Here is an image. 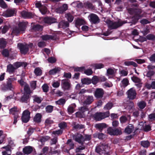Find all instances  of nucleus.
I'll list each match as a JSON object with an SVG mask.
<instances>
[{
	"mask_svg": "<svg viewBox=\"0 0 155 155\" xmlns=\"http://www.w3.org/2000/svg\"><path fill=\"white\" fill-rule=\"evenodd\" d=\"M128 11L130 15H133L131 18V21L127 22L130 23V26L135 25L139 19L143 17L142 10L140 9L130 8L128 9Z\"/></svg>",
	"mask_w": 155,
	"mask_h": 155,
	"instance_id": "1",
	"label": "nucleus"
},
{
	"mask_svg": "<svg viewBox=\"0 0 155 155\" xmlns=\"http://www.w3.org/2000/svg\"><path fill=\"white\" fill-rule=\"evenodd\" d=\"M16 80L15 78H8L7 79L6 84H3L2 87V90L4 91L8 90L12 91L15 89V87L12 84V82Z\"/></svg>",
	"mask_w": 155,
	"mask_h": 155,
	"instance_id": "2",
	"label": "nucleus"
},
{
	"mask_svg": "<svg viewBox=\"0 0 155 155\" xmlns=\"http://www.w3.org/2000/svg\"><path fill=\"white\" fill-rule=\"evenodd\" d=\"M108 146L105 143H100V145L96 146L95 148V152L99 154H107L108 153Z\"/></svg>",
	"mask_w": 155,
	"mask_h": 155,
	"instance_id": "3",
	"label": "nucleus"
},
{
	"mask_svg": "<svg viewBox=\"0 0 155 155\" xmlns=\"http://www.w3.org/2000/svg\"><path fill=\"white\" fill-rule=\"evenodd\" d=\"M118 21L114 22L113 21L109 20L107 22V24L108 25V27L110 29H116L121 26L124 24L127 23V21Z\"/></svg>",
	"mask_w": 155,
	"mask_h": 155,
	"instance_id": "4",
	"label": "nucleus"
},
{
	"mask_svg": "<svg viewBox=\"0 0 155 155\" xmlns=\"http://www.w3.org/2000/svg\"><path fill=\"white\" fill-rule=\"evenodd\" d=\"M9 112L14 115L13 124H15L17 122V119L19 117V112L17 109V107H15L9 110Z\"/></svg>",
	"mask_w": 155,
	"mask_h": 155,
	"instance_id": "5",
	"label": "nucleus"
},
{
	"mask_svg": "<svg viewBox=\"0 0 155 155\" xmlns=\"http://www.w3.org/2000/svg\"><path fill=\"white\" fill-rule=\"evenodd\" d=\"M30 112L28 110H25L23 112L21 117L22 122L24 123H27L29 120L30 117Z\"/></svg>",
	"mask_w": 155,
	"mask_h": 155,
	"instance_id": "6",
	"label": "nucleus"
},
{
	"mask_svg": "<svg viewBox=\"0 0 155 155\" xmlns=\"http://www.w3.org/2000/svg\"><path fill=\"white\" fill-rule=\"evenodd\" d=\"M61 86L64 90H69L71 87L70 81L68 79H64L61 80Z\"/></svg>",
	"mask_w": 155,
	"mask_h": 155,
	"instance_id": "7",
	"label": "nucleus"
},
{
	"mask_svg": "<svg viewBox=\"0 0 155 155\" xmlns=\"http://www.w3.org/2000/svg\"><path fill=\"white\" fill-rule=\"evenodd\" d=\"M127 98L129 100H133L136 98L137 92L134 88H131L128 90L127 92Z\"/></svg>",
	"mask_w": 155,
	"mask_h": 155,
	"instance_id": "8",
	"label": "nucleus"
},
{
	"mask_svg": "<svg viewBox=\"0 0 155 155\" xmlns=\"http://www.w3.org/2000/svg\"><path fill=\"white\" fill-rule=\"evenodd\" d=\"M90 22L92 24H97L100 22V19L98 16L93 13L91 14L89 16Z\"/></svg>",
	"mask_w": 155,
	"mask_h": 155,
	"instance_id": "9",
	"label": "nucleus"
},
{
	"mask_svg": "<svg viewBox=\"0 0 155 155\" xmlns=\"http://www.w3.org/2000/svg\"><path fill=\"white\" fill-rule=\"evenodd\" d=\"M104 94V91L103 89L97 88L94 91V96L97 99H101L103 97Z\"/></svg>",
	"mask_w": 155,
	"mask_h": 155,
	"instance_id": "10",
	"label": "nucleus"
},
{
	"mask_svg": "<svg viewBox=\"0 0 155 155\" xmlns=\"http://www.w3.org/2000/svg\"><path fill=\"white\" fill-rule=\"evenodd\" d=\"M18 45L22 54H25L28 51L29 48H28V44H26L24 45L22 43H19Z\"/></svg>",
	"mask_w": 155,
	"mask_h": 155,
	"instance_id": "11",
	"label": "nucleus"
},
{
	"mask_svg": "<svg viewBox=\"0 0 155 155\" xmlns=\"http://www.w3.org/2000/svg\"><path fill=\"white\" fill-rule=\"evenodd\" d=\"M15 13V11L14 9H8L3 12L2 15L8 17L13 16Z\"/></svg>",
	"mask_w": 155,
	"mask_h": 155,
	"instance_id": "12",
	"label": "nucleus"
},
{
	"mask_svg": "<svg viewBox=\"0 0 155 155\" xmlns=\"http://www.w3.org/2000/svg\"><path fill=\"white\" fill-rule=\"evenodd\" d=\"M44 22L49 25L56 22V19L51 17H45L44 18Z\"/></svg>",
	"mask_w": 155,
	"mask_h": 155,
	"instance_id": "13",
	"label": "nucleus"
},
{
	"mask_svg": "<svg viewBox=\"0 0 155 155\" xmlns=\"http://www.w3.org/2000/svg\"><path fill=\"white\" fill-rule=\"evenodd\" d=\"M21 15L22 17L24 18H31L34 17L33 14L30 12L23 11L21 12Z\"/></svg>",
	"mask_w": 155,
	"mask_h": 155,
	"instance_id": "14",
	"label": "nucleus"
},
{
	"mask_svg": "<svg viewBox=\"0 0 155 155\" xmlns=\"http://www.w3.org/2000/svg\"><path fill=\"white\" fill-rule=\"evenodd\" d=\"M23 153L26 155H29L31 154L33 151V147L30 146L25 147L23 149Z\"/></svg>",
	"mask_w": 155,
	"mask_h": 155,
	"instance_id": "15",
	"label": "nucleus"
},
{
	"mask_svg": "<svg viewBox=\"0 0 155 155\" xmlns=\"http://www.w3.org/2000/svg\"><path fill=\"white\" fill-rule=\"evenodd\" d=\"M31 95L27 94H24L20 99V102L22 103H27L29 101Z\"/></svg>",
	"mask_w": 155,
	"mask_h": 155,
	"instance_id": "16",
	"label": "nucleus"
},
{
	"mask_svg": "<svg viewBox=\"0 0 155 155\" xmlns=\"http://www.w3.org/2000/svg\"><path fill=\"white\" fill-rule=\"evenodd\" d=\"M27 65V63L25 62H16L13 64V65L15 70L21 66H23L25 68Z\"/></svg>",
	"mask_w": 155,
	"mask_h": 155,
	"instance_id": "17",
	"label": "nucleus"
},
{
	"mask_svg": "<svg viewBox=\"0 0 155 155\" xmlns=\"http://www.w3.org/2000/svg\"><path fill=\"white\" fill-rule=\"evenodd\" d=\"M28 22H20L17 26L21 31H25L28 24Z\"/></svg>",
	"mask_w": 155,
	"mask_h": 155,
	"instance_id": "18",
	"label": "nucleus"
},
{
	"mask_svg": "<svg viewBox=\"0 0 155 155\" xmlns=\"http://www.w3.org/2000/svg\"><path fill=\"white\" fill-rule=\"evenodd\" d=\"M94 101V97L92 96H88L83 102L84 105H89L91 104Z\"/></svg>",
	"mask_w": 155,
	"mask_h": 155,
	"instance_id": "19",
	"label": "nucleus"
},
{
	"mask_svg": "<svg viewBox=\"0 0 155 155\" xmlns=\"http://www.w3.org/2000/svg\"><path fill=\"white\" fill-rule=\"evenodd\" d=\"M75 26L78 28H79L80 26L81 25L85 24V21L82 19L80 18H77L75 21Z\"/></svg>",
	"mask_w": 155,
	"mask_h": 155,
	"instance_id": "20",
	"label": "nucleus"
},
{
	"mask_svg": "<svg viewBox=\"0 0 155 155\" xmlns=\"http://www.w3.org/2000/svg\"><path fill=\"white\" fill-rule=\"evenodd\" d=\"M83 139L84 137L81 134H78L76 136L75 138V141L81 144V145H83L84 143Z\"/></svg>",
	"mask_w": 155,
	"mask_h": 155,
	"instance_id": "21",
	"label": "nucleus"
},
{
	"mask_svg": "<svg viewBox=\"0 0 155 155\" xmlns=\"http://www.w3.org/2000/svg\"><path fill=\"white\" fill-rule=\"evenodd\" d=\"M95 127L98 129L100 132H102L103 129L107 127V124L105 123H102L96 124L95 125Z\"/></svg>",
	"mask_w": 155,
	"mask_h": 155,
	"instance_id": "22",
	"label": "nucleus"
},
{
	"mask_svg": "<svg viewBox=\"0 0 155 155\" xmlns=\"http://www.w3.org/2000/svg\"><path fill=\"white\" fill-rule=\"evenodd\" d=\"M41 38L43 40L47 41L49 40H54L55 37L54 35H45L41 36Z\"/></svg>",
	"mask_w": 155,
	"mask_h": 155,
	"instance_id": "23",
	"label": "nucleus"
},
{
	"mask_svg": "<svg viewBox=\"0 0 155 155\" xmlns=\"http://www.w3.org/2000/svg\"><path fill=\"white\" fill-rule=\"evenodd\" d=\"M43 27L39 24L33 25L31 28L32 31H40L42 30Z\"/></svg>",
	"mask_w": 155,
	"mask_h": 155,
	"instance_id": "24",
	"label": "nucleus"
},
{
	"mask_svg": "<svg viewBox=\"0 0 155 155\" xmlns=\"http://www.w3.org/2000/svg\"><path fill=\"white\" fill-rule=\"evenodd\" d=\"M69 24L68 22L63 20L61 21L58 24V27L59 28H65L69 27Z\"/></svg>",
	"mask_w": 155,
	"mask_h": 155,
	"instance_id": "25",
	"label": "nucleus"
},
{
	"mask_svg": "<svg viewBox=\"0 0 155 155\" xmlns=\"http://www.w3.org/2000/svg\"><path fill=\"white\" fill-rule=\"evenodd\" d=\"M134 128V125L132 124H130L125 129L124 132L127 134H130L132 132Z\"/></svg>",
	"mask_w": 155,
	"mask_h": 155,
	"instance_id": "26",
	"label": "nucleus"
},
{
	"mask_svg": "<svg viewBox=\"0 0 155 155\" xmlns=\"http://www.w3.org/2000/svg\"><path fill=\"white\" fill-rule=\"evenodd\" d=\"M15 70V69L14 66L11 64H9L7 66L6 72L11 74L14 73Z\"/></svg>",
	"mask_w": 155,
	"mask_h": 155,
	"instance_id": "27",
	"label": "nucleus"
},
{
	"mask_svg": "<svg viewBox=\"0 0 155 155\" xmlns=\"http://www.w3.org/2000/svg\"><path fill=\"white\" fill-rule=\"evenodd\" d=\"M94 119L97 121H100L103 119L101 113L97 112L92 115Z\"/></svg>",
	"mask_w": 155,
	"mask_h": 155,
	"instance_id": "28",
	"label": "nucleus"
},
{
	"mask_svg": "<svg viewBox=\"0 0 155 155\" xmlns=\"http://www.w3.org/2000/svg\"><path fill=\"white\" fill-rule=\"evenodd\" d=\"M41 117L42 115L40 113H37L34 117V121L37 123H40L41 122Z\"/></svg>",
	"mask_w": 155,
	"mask_h": 155,
	"instance_id": "29",
	"label": "nucleus"
},
{
	"mask_svg": "<svg viewBox=\"0 0 155 155\" xmlns=\"http://www.w3.org/2000/svg\"><path fill=\"white\" fill-rule=\"evenodd\" d=\"M24 94H27L31 95V94L32 93L29 85L28 84H26L24 86Z\"/></svg>",
	"mask_w": 155,
	"mask_h": 155,
	"instance_id": "30",
	"label": "nucleus"
},
{
	"mask_svg": "<svg viewBox=\"0 0 155 155\" xmlns=\"http://www.w3.org/2000/svg\"><path fill=\"white\" fill-rule=\"evenodd\" d=\"M95 70L100 69L104 67V65L102 63H95L92 64V66Z\"/></svg>",
	"mask_w": 155,
	"mask_h": 155,
	"instance_id": "31",
	"label": "nucleus"
},
{
	"mask_svg": "<svg viewBox=\"0 0 155 155\" xmlns=\"http://www.w3.org/2000/svg\"><path fill=\"white\" fill-rule=\"evenodd\" d=\"M81 82L83 84H89L91 83V81L88 78H84L81 79Z\"/></svg>",
	"mask_w": 155,
	"mask_h": 155,
	"instance_id": "32",
	"label": "nucleus"
},
{
	"mask_svg": "<svg viewBox=\"0 0 155 155\" xmlns=\"http://www.w3.org/2000/svg\"><path fill=\"white\" fill-rule=\"evenodd\" d=\"M58 126L61 129L63 130L66 129L67 127V123L65 122H62L58 124Z\"/></svg>",
	"mask_w": 155,
	"mask_h": 155,
	"instance_id": "33",
	"label": "nucleus"
},
{
	"mask_svg": "<svg viewBox=\"0 0 155 155\" xmlns=\"http://www.w3.org/2000/svg\"><path fill=\"white\" fill-rule=\"evenodd\" d=\"M34 73L36 76H40L42 74V71L40 68L37 67L35 69Z\"/></svg>",
	"mask_w": 155,
	"mask_h": 155,
	"instance_id": "34",
	"label": "nucleus"
},
{
	"mask_svg": "<svg viewBox=\"0 0 155 155\" xmlns=\"http://www.w3.org/2000/svg\"><path fill=\"white\" fill-rule=\"evenodd\" d=\"M21 31L18 27L17 26H15L13 28L12 34L13 35H17Z\"/></svg>",
	"mask_w": 155,
	"mask_h": 155,
	"instance_id": "35",
	"label": "nucleus"
},
{
	"mask_svg": "<svg viewBox=\"0 0 155 155\" xmlns=\"http://www.w3.org/2000/svg\"><path fill=\"white\" fill-rule=\"evenodd\" d=\"M7 44V42L5 39L0 38V48H3L5 47Z\"/></svg>",
	"mask_w": 155,
	"mask_h": 155,
	"instance_id": "36",
	"label": "nucleus"
},
{
	"mask_svg": "<svg viewBox=\"0 0 155 155\" xmlns=\"http://www.w3.org/2000/svg\"><path fill=\"white\" fill-rule=\"evenodd\" d=\"M124 64L125 65L129 66L132 65L134 67H137V64L135 62L133 61H126L124 62Z\"/></svg>",
	"mask_w": 155,
	"mask_h": 155,
	"instance_id": "37",
	"label": "nucleus"
},
{
	"mask_svg": "<svg viewBox=\"0 0 155 155\" xmlns=\"http://www.w3.org/2000/svg\"><path fill=\"white\" fill-rule=\"evenodd\" d=\"M66 144L67 145L68 144L70 147L69 150L68 151V152L70 150L74 149V144L73 142L72 141V140L71 139H69L68 140L66 143Z\"/></svg>",
	"mask_w": 155,
	"mask_h": 155,
	"instance_id": "38",
	"label": "nucleus"
},
{
	"mask_svg": "<svg viewBox=\"0 0 155 155\" xmlns=\"http://www.w3.org/2000/svg\"><path fill=\"white\" fill-rule=\"evenodd\" d=\"M84 6L85 8L91 9H93L94 8L92 4L89 2H87L84 3Z\"/></svg>",
	"mask_w": 155,
	"mask_h": 155,
	"instance_id": "39",
	"label": "nucleus"
},
{
	"mask_svg": "<svg viewBox=\"0 0 155 155\" xmlns=\"http://www.w3.org/2000/svg\"><path fill=\"white\" fill-rule=\"evenodd\" d=\"M85 126L82 124H79L76 123L74 124L73 128L75 129H81L84 128Z\"/></svg>",
	"mask_w": 155,
	"mask_h": 155,
	"instance_id": "40",
	"label": "nucleus"
},
{
	"mask_svg": "<svg viewBox=\"0 0 155 155\" xmlns=\"http://www.w3.org/2000/svg\"><path fill=\"white\" fill-rule=\"evenodd\" d=\"M74 71L75 72H80L83 73L85 69L84 67H74Z\"/></svg>",
	"mask_w": 155,
	"mask_h": 155,
	"instance_id": "41",
	"label": "nucleus"
},
{
	"mask_svg": "<svg viewBox=\"0 0 155 155\" xmlns=\"http://www.w3.org/2000/svg\"><path fill=\"white\" fill-rule=\"evenodd\" d=\"M146 104L143 101H141L137 103L138 106L140 109H143L146 107Z\"/></svg>",
	"mask_w": 155,
	"mask_h": 155,
	"instance_id": "42",
	"label": "nucleus"
},
{
	"mask_svg": "<svg viewBox=\"0 0 155 155\" xmlns=\"http://www.w3.org/2000/svg\"><path fill=\"white\" fill-rule=\"evenodd\" d=\"M63 133V130L61 129H58L57 130H54L52 132V134L56 136H58L61 135Z\"/></svg>",
	"mask_w": 155,
	"mask_h": 155,
	"instance_id": "43",
	"label": "nucleus"
},
{
	"mask_svg": "<svg viewBox=\"0 0 155 155\" xmlns=\"http://www.w3.org/2000/svg\"><path fill=\"white\" fill-rule=\"evenodd\" d=\"M65 17L67 18L68 22H71L74 19V16L70 13H67L65 15Z\"/></svg>",
	"mask_w": 155,
	"mask_h": 155,
	"instance_id": "44",
	"label": "nucleus"
},
{
	"mask_svg": "<svg viewBox=\"0 0 155 155\" xmlns=\"http://www.w3.org/2000/svg\"><path fill=\"white\" fill-rule=\"evenodd\" d=\"M141 145L144 147L147 148L150 145V143L148 140L141 141Z\"/></svg>",
	"mask_w": 155,
	"mask_h": 155,
	"instance_id": "45",
	"label": "nucleus"
},
{
	"mask_svg": "<svg viewBox=\"0 0 155 155\" xmlns=\"http://www.w3.org/2000/svg\"><path fill=\"white\" fill-rule=\"evenodd\" d=\"M34 97V101L38 104H40L41 103L43 100V99L41 97H38L37 95L35 96Z\"/></svg>",
	"mask_w": 155,
	"mask_h": 155,
	"instance_id": "46",
	"label": "nucleus"
},
{
	"mask_svg": "<svg viewBox=\"0 0 155 155\" xmlns=\"http://www.w3.org/2000/svg\"><path fill=\"white\" fill-rule=\"evenodd\" d=\"M79 110L82 112H83V114H84V112L89 110V109L87 105H84L83 106L79 108Z\"/></svg>",
	"mask_w": 155,
	"mask_h": 155,
	"instance_id": "47",
	"label": "nucleus"
},
{
	"mask_svg": "<svg viewBox=\"0 0 155 155\" xmlns=\"http://www.w3.org/2000/svg\"><path fill=\"white\" fill-rule=\"evenodd\" d=\"M54 107L51 105H48L45 107V110L47 113H51L53 110Z\"/></svg>",
	"mask_w": 155,
	"mask_h": 155,
	"instance_id": "48",
	"label": "nucleus"
},
{
	"mask_svg": "<svg viewBox=\"0 0 155 155\" xmlns=\"http://www.w3.org/2000/svg\"><path fill=\"white\" fill-rule=\"evenodd\" d=\"M2 54L5 57H8L9 55V51L7 49H4L2 51Z\"/></svg>",
	"mask_w": 155,
	"mask_h": 155,
	"instance_id": "49",
	"label": "nucleus"
},
{
	"mask_svg": "<svg viewBox=\"0 0 155 155\" xmlns=\"http://www.w3.org/2000/svg\"><path fill=\"white\" fill-rule=\"evenodd\" d=\"M76 117L79 118H84L85 117V114L81 111L76 112L75 113Z\"/></svg>",
	"mask_w": 155,
	"mask_h": 155,
	"instance_id": "50",
	"label": "nucleus"
},
{
	"mask_svg": "<svg viewBox=\"0 0 155 155\" xmlns=\"http://www.w3.org/2000/svg\"><path fill=\"white\" fill-rule=\"evenodd\" d=\"M91 81L92 83L95 85L99 81V78L97 76H94Z\"/></svg>",
	"mask_w": 155,
	"mask_h": 155,
	"instance_id": "51",
	"label": "nucleus"
},
{
	"mask_svg": "<svg viewBox=\"0 0 155 155\" xmlns=\"http://www.w3.org/2000/svg\"><path fill=\"white\" fill-rule=\"evenodd\" d=\"M82 146H79V147L76 148L75 150V152L76 153H78L81 152V151L82 150L85 149V146L82 145Z\"/></svg>",
	"mask_w": 155,
	"mask_h": 155,
	"instance_id": "52",
	"label": "nucleus"
},
{
	"mask_svg": "<svg viewBox=\"0 0 155 155\" xmlns=\"http://www.w3.org/2000/svg\"><path fill=\"white\" fill-rule=\"evenodd\" d=\"M113 106L112 102H108L104 107V108L107 110H109L111 109Z\"/></svg>",
	"mask_w": 155,
	"mask_h": 155,
	"instance_id": "53",
	"label": "nucleus"
},
{
	"mask_svg": "<svg viewBox=\"0 0 155 155\" xmlns=\"http://www.w3.org/2000/svg\"><path fill=\"white\" fill-rule=\"evenodd\" d=\"M60 71L58 68H55L49 71V73L50 75H54Z\"/></svg>",
	"mask_w": 155,
	"mask_h": 155,
	"instance_id": "54",
	"label": "nucleus"
},
{
	"mask_svg": "<svg viewBox=\"0 0 155 155\" xmlns=\"http://www.w3.org/2000/svg\"><path fill=\"white\" fill-rule=\"evenodd\" d=\"M36 81H31V82L30 84L31 88L32 90H34L36 89Z\"/></svg>",
	"mask_w": 155,
	"mask_h": 155,
	"instance_id": "55",
	"label": "nucleus"
},
{
	"mask_svg": "<svg viewBox=\"0 0 155 155\" xmlns=\"http://www.w3.org/2000/svg\"><path fill=\"white\" fill-rule=\"evenodd\" d=\"M147 39L155 41V35L152 34H149L146 36Z\"/></svg>",
	"mask_w": 155,
	"mask_h": 155,
	"instance_id": "56",
	"label": "nucleus"
},
{
	"mask_svg": "<svg viewBox=\"0 0 155 155\" xmlns=\"http://www.w3.org/2000/svg\"><path fill=\"white\" fill-rule=\"evenodd\" d=\"M84 72V73L87 75H91L93 73L92 69L91 68L87 69H85Z\"/></svg>",
	"mask_w": 155,
	"mask_h": 155,
	"instance_id": "57",
	"label": "nucleus"
},
{
	"mask_svg": "<svg viewBox=\"0 0 155 155\" xmlns=\"http://www.w3.org/2000/svg\"><path fill=\"white\" fill-rule=\"evenodd\" d=\"M54 123L53 120L51 119V118H48L46 119L45 121V125H48L52 124Z\"/></svg>",
	"mask_w": 155,
	"mask_h": 155,
	"instance_id": "58",
	"label": "nucleus"
},
{
	"mask_svg": "<svg viewBox=\"0 0 155 155\" xmlns=\"http://www.w3.org/2000/svg\"><path fill=\"white\" fill-rule=\"evenodd\" d=\"M120 122L122 124H123L126 122L127 120V117L125 116H122L120 118Z\"/></svg>",
	"mask_w": 155,
	"mask_h": 155,
	"instance_id": "59",
	"label": "nucleus"
},
{
	"mask_svg": "<svg viewBox=\"0 0 155 155\" xmlns=\"http://www.w3.org/2000/svg\"><path fill=\"white\" fill-rule=\"evenodd\" d=\"M40 10L42 14L44 15L47 13V8L46 7L42 6L40 8Z\"/></svg>",
	"mask_w": 155,
	"mask_h": 155,
	"instance_id": "60",
	"label": "nucleus"
},
{
	"mask_svg": "<svg viewBox=\"0 0 155 155\" xmlns=\"http://www.w3.org/2000/svg\"><path fill=\"white\" fill-rule=\"evenodd\" d=\"M42 88L44 92H47L49 90V87L46 84H44L42 86Z\"/></svg>",
	"mask_w": 155,
	"mask_h": 155,
	"instance_id": "61",
	"label": "nucleus"
},
{
	"mask_svg": "<svg viewBox=\"0 0 155 155\" xmlns=\"http://www.w3.org/2000/svg\"><path fill=\"white\" fill-rule=\"evenodd\" d=\"M65 100L64 99L61 98L56 102L57 104L59 105L64 104L65 103Z\"/></svg>",
	"mask_w": 155,
	"mask_h": 155,
	"instance_id": "62",
	"label": "nucleus"
},
{
	"mask_svg": "<svg viewBox=\"0 0 155 155\" xmlns=\"http://www.w3.org/2000/svg\"><path fill=\"white\" fill-rule=\"evenodd\" d=\"M68 8V6L67 4H64L62 6L59 8V9L61 11V12H63L66 11Z\"/></svg>",
	"mask_w": 155,
	"mask_h": 155,
	"instance_id": "63",
	"label": "nucleus"
},
{
	"mask_svg": "<svg viewBox=\"0 0 155 155\" xmlns=\"http://www.w3.org/2000/svg\"><path fill=\"white\" fill-rule=\"evenodd\" d=\"M148 119L149 120L155 121V113H151L148 115Z\"/></svg>",
	"mask_w": 155,
	"mask_h": 155,
	"instance_id": "64",
	"label": "nucleus"
}]
</instances>
